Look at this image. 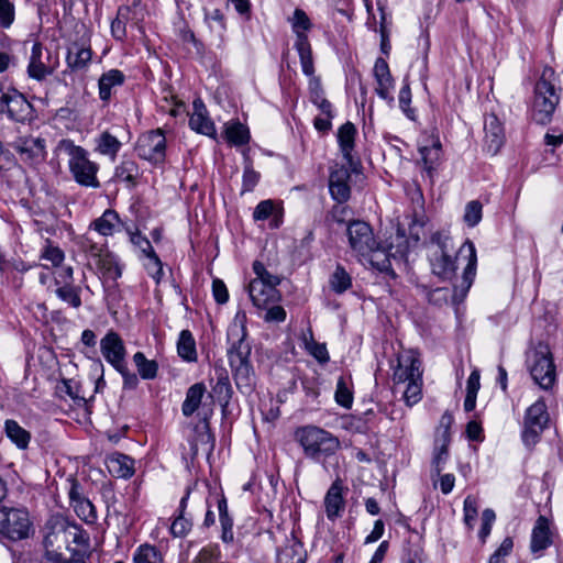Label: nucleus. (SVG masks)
Returning a JSON list of instances; mask_svg holds the SVG:
<instances>
[{
  "label": "nucleus",
  "instance_id": "ea45409f",
  "mask_svg": "<svg viewBox=\"0 0 563 563\" xmlns=\"http://www.w3.org/2000/svg\"><path fill=\"white\" fill-rule=\"evenodd\" d=\"M177 351L178 355L187 362H195L197 360L196 342L189 330L180 332Z\"/></svg>",
  "mask_w": 563,
  "mask_h": 563
},
{
  "label": "nucleus",
  "instance_id": "72a5a7b5",
  "mask_svg": "<svg viewBox=\"0 0 563 563\" xmlns=\"http://www.w3.org/2000/svg\"><path fill=\"white\" fill-rule=\"evenodd\" d=\"M107 465L110 473L120 478H129L134 474V461L121 453L109 456Z\"/></svg>",
  "mask_w": 563,
  "mask_h": 563
},
{
  "label": "nucleus",
  "instance_id": "5701e85b",
  "mask_svg": "<svg viewBox=\"0 0 563 563\" xmlns=\"http://www.w3.org/2000/svg\"><path fill=\"white\" fill-rule=\"evenodd\" d=\"M374 76L377 84L376 93L384 100L394 101L391 90L394 88V79L391 77L389 66L384 58H377L374 65Z\"/></svg>",
  "mask_w": 563,
  "mask_h": 563
},
{
  "label": "nucleus",
  "instance_id": "603ef678",
  "mask_svg": "<svg viewBox=\"0 0 563 563\" xmlns=\"http://www.w3.org/2000/svg\"><path fill=\"white\" fill-rule=\"evenodd\" d=\"M483 216V206L478 200H472L466 203L464 212V222L473 228L479 223Z\"/></svg>",
  "mask_w": 563,
  "mask_h": 563
},
{
  "label": "nucleus",
  "instance_id": "6e6d98bb",
  "mask_svg": "<svg viewBox=\"0 0 563 563\" xmlns=\"http://www.w3.org/2000/svg\"><path fill=\"white\" fill-rule=\"evenodd\" d=\"M212 393L221 405H228L232 395V387L229 382V378L225 376L219 377L216 385L212 388Z\"/></svg>",
  "mask_w": 563,
  "mask_h": 563
},
{
  "label": "nucleus",
  "instance_id": "c9c22d12",
  "mask_svg": "<svg viewBox=\"0 0 563 563\" xmlns=\"http://www.w3.org/2000/svg\"><path fill=\"white\" fill-rule=\"evenodd\" d=\"M121 146L122 143L118 137L108 131L102 132L96 139V151L101 155L109 156L112 161L115 159Z\"/></svg>",
  "mask_w": 563,
  "mask_h": 563
},
{
  "label": "nucleus",
  "instance_id": "473e14b6",
  "mask_svg": "<svg viewBox=\"0 0 563 563\" xmlns=\"http://www.w3.org/2000/svg\"><path fill=\"white\" fill-rule=\"evenodd\" d=\"M63 536L65 541H71L76 545L75 548H69L75 554L86 552L89 548L88 534L76 523H67L63 530Z\"/></svg>",
  "mask_w": 563,
  "mask_h": 563
},
{
  "label": "nucleus",
  "instance_id": "f704fd0d",
  "mask_svg": "<svg viewBox=\"0 0 563 563\" xmlns=\"http://www.w3.org/2000/svg\"><path fill=\"white\" fill-rule=\"evenodd\" d=\"M223 135L228 143L235 146L245 145L250 141L249 129L239 121L225 123Z\"/></svg>",
  "mask_w": 563,
  "mask_h": 563
},
{
  "label": "nucleus",
  "instance_id": "2eb2a0df",
  "mask_svg": "<svg viewBox=\"0 0 563 563\" xmlns=\"http://www.w3.org/2000/svg\"><path fill=\"white\" fill-rule=\"evenodd\" d=\"M13 148L21 159L30 165H38L47 156L46 140L32 134L19 136L13 143Z\"/></svg>",
  "mask_w": 563,
  "mask_h": 563
},
{
  "label": "nucleus",
  "instance_id": "aec40b11",
  "mask_svg": "<svg viewBox=\"0 0 563 563\" xmlns=\"http://www.w3.org/2000/svg\"><path fill=\"white\" fill-rule=\"evenodd\" d=\"M100 350L108 363L114 368L125 363V346L117 332H108L100 341Z\"/></svg>",
  "mask_w": 563,
  "mask_h": 563
},
{
  "label": "nucleus",
  "instance_id": "c03bdc74",
  "mask_svg": "<svg viewBox=\"0 0 563 563\" xmlns=\"http://www.w3.org/2000/svg\"><path fill=\"white\" fill-rule=\"evenodd\" d=\"M133 563H163V554L155 545L144 543L134 551Z\"/></svg>",
  "mask_w": 563,
  "mask_h": 563
},
{
  "label": "nucleus",
  "instance_id": "393cba45",
  "mask_svg": "<svg viewBox=\"0 0 563 563\" xmlns=\"http://www.w3.org/2000/svg\"><path fill=\"white\" fill-rule=\"evenodd\" d=\"M196 437L190 443L192 455L199 451L211 454L214 449V437L210 431L208 418L205 417L195 428Z\"/></svg>",
  "mask_w": 563,
  "mask_h": 563
},
{
  "label": "nucleus",
  "instance_id": "9d476101",
  "mask_svg": "<svg viewBox=\"0 0 563 563\" xmlns=\"http://www.w3.org/2000/svg\"><path fill=\"white\" fill-rule=\"evenodd\" d=\"M550 420L547 405L543 399L537 400L527 410L523 418L521 433L526 446L534 445Z\"/></svg>",
  "mask_w": 563,
  "mask_h": 563
},
{
  "label": "nucleus",
  "instance_id": "37998d69",
  "mask_svg": "<svg viewBox=\"0 0 563 563\" xmlns=\"http://www.w3.org/2000/svg\"><path fill=\"white\" fill-rule=\"evenodd\" d=\"M56 296L70 307L78 309L81 307V288L79 286H76L74 284H66L56 286L55 289Z\"/></svg>",
  "mask_w": 563,
  "mask_h": 563
},
{
  "label": "nucleus",
  "instance_id": "bf43d9fd",
  "mask_svg": "<svg viewBox=\"0 0 563 563\" xmlns=\"http://www.w3.org/2000/svg\"><path fill=\"white\" fill-rule=\"evenodd\" d=\"M411 90L407 79L404 80V86L399 91V106L404 113L411 120L415 119V110L410 108Z\"/></svg>",
  "mask_w": 563,
  "mask_h": 563
},
{
  "label": "nucleus",
  "instance_id": "79ce46f5",
  "mask_svg": "<svg viewBox=\"0 0 563 563\" xmlns=\"http://www.w3.org/2000/svg\"><path fill=\"white\" fill-rule=\"evenodd\" d=\"M451 441L446 439H435L434 440V449L432 456V470L435 475L440 476L441 472L444 468V465L449 459V445Z\"/></svg>",
  "mask_w": 563,
  "mask_h": 563
},
{
  "label": "nucleus",
  "instance_id": "a18cd8bd",
  "mask_svg": "<svg viewBox=\"0 0 563 563\" xmlns=\"http://www.w3.org/2000/svg\"><path fill=\"white\" fill-rule=\"evenodd\" d=\"M133 362L143 379H154L157 376L158 364L153 360H147L142 352L133 355Z\"/></svg>",
  "mask_w": 563,
  "mask_h": 563
},
{
  "label": "nucleus",
  "instance_id": "5fc2aeb1",
  "mask_svg": "<svg viewBox=\"0 0 563 563\" xmlns=\"http://www.w3.org/2000/svg\"><path fill=\"white\" fill-rule=\"evenodd\" d=\"M99 267L103 275L113 280L122 275L120 265L117 263L115 258L109 254L100 257Z\"/></svg>",
  "mask_w": 563,
  "mask_h": 563
},
{
  "label": "nucleus",
  "instance_id": "e2e57ef3",
  "mask_svg": "<svg viewBox=\"0 0 563 563\" xmlns=\"http://www.w3.org/2000/svg\"><path fill=\"white\" fill-rule=\"evenodd\" d=\"M308 352L319 362V363H327L329 361V353L327 350L325 344L318 343L311 339L309 342L306 343Z\"/></svg>",
  "mask_w": 563,
  "mask_h": 563
},
{
  "label": "nucleus",
  "instance_id": "a878e982",
  "mask_svg": "<svg viewBox=\"0 0 563 563\" xmlns=\"http://www.w3.org/2000/svg\"><path fill=\"white\" fill-rule=\"evenodd\" d=\"M419 152L424 170L428 173L429 177H432L441 162L442 145L440 140L433 136L430 137L429 144L420 146Z\"/></svg>",
  "mask_w": 563,
  "mask_h": 563
},
{
  "label": "nucleus",
  "instance_id": "052dcab7",
  "mask_svg": "<svg viewBox=\"0 0 563 563\" xmlns=\"http://www.w3.org/2000/svg\"><path fill=\"white\" fill-rule=\"evenodd\" d=\"M335 400L340 406L344 408H350L353 402L352 393L342 377L339 378L336 384Z\"/></svg>",
  "mask_w": 563,
  "mask_h": 563
},
{
  "label": "nucleus",
  "instance_id": "8fccbe9b",
  "mask_svg": "<svg viewBox=\"0 0 563 563\" xmlns=\"http://www.w3.org/2000/svg\"><path fill=\"white\" fill-rule=\"evenodd\" d=\"M330 286L336 294H342L352 286L351 277L342 266H336L330 278Z\"/></svg>",
  "mask_w": 563,
  "mask_h": 563
},
{
  "label": "nucleus",
  "instance_id": "c756f323",
  "mask_svg": "<svg viewBox=\"0 0 563 563\" xmlns=\"http://www.w3.org/2000/svg\"><path fill=\"white\" fill-rule=\"evenodd\" d=\"M91 55L89 46L75 42L68 47L66 56L67 66L71 70H81L86 68L91 60Z\"/></svg>",
  "mask_w": 563,
  "mask_h": 563
},
{
  "label": "nucleus",
  "instance_id": "7ed1b4c3",
  "mask_svg": "<svg viewBox=\"0 0 563 563\" xmlns=\"http://www.w3.org/2000/svg\"><path fill=\"white\" fill-rule=\"evenodd\" d=\"M556 82L558 77L554 69L550 66H545L534 86L532 119L538 124L545 125L552 120L553 113L560 102Z\"/></svg>",
  "mask_w": 563,
  "mask_h": 563
},
{
  "label": "nucleus",
  "instance_id": "4be33fe9",
  "mask_svg": "<svg viewBox=\"0 0 563 563\" xmlns=\"http://www.w3.org/2000/svg\"><path fill=\"white\" fill-rule=\"evenodd\" d=\"M343 483L341 479H335L330 488L328 489L323 505L325 509L327 518L331 521H334L339 517H341L344 508H345V500L343 497Z\"/></svg>",
  "mask_w": 563,
  "mask_h": 563
},
{
  "label": "nucleus",
  "instance_id": "13d9d810",
  "mask_svg": "<svg viewBox=\"0 0 563 563\" xmlns=\"http://www.w3.org/2000/svg\"><path fill=\"white\" fill-rule=\"evenodd\" d=\"M14 4L10 0H0V27H10L14 21Z\"/></svg>",
  "mask_w": 563,
  "mask_h": 563
},
{
  "label": "nucleus",
  "instance_id": "412c9836",
  "mask_svg": "<svg viewBox=\"0 0 563 563\" xmlns=\"http://www.w3.org/2000/svg\"><path fill=\"white\" fill-rule=\"evenodd\" d=\"M484 133L485 150L487 153L496 155L505 142V133L501 122L494 113L485 115Z\"/></svg>",
  "mask_w": 563,
  "mask_h": 563
},
{
  "label": "nucleus",
  "instance_id": "0e129e2a",
  "mask_svg": "<svg viewBox=\"0 0 563 563\" xmlns=\"http://www.w3.org/2000/svg\"><path fill=\"white\" fill-rule=\"evenodd\" d=\"M205 21L209 23L211 29H213L211 22H214L217 24L216 31L219 33V37L222 38L223 32L227 27L222 12L219 9H214L211 12L205 10Z\"/></svg>",
  "mask_w": 563,
  "mask_h": 563
},
{
  "label": "nucleus",
  "instance_id": "09e8293b",
  "mask_svg": "<svg viewBox=\"0 0 563 563\" xmlns=\"http://www.w3.org/2000/svg\"><path fill=\"white\" fill-rule=\"evenodd\" d=\"M131 243L137 247L147 260H153L154 264H158V256L155 253L150 240L140 232L128 231Z\"/></svg>",
  "mask_w": 563,
  "mask_h": 563
},
{
  "label": "nucleus",
  "instance_id": "bb28decb",
  "mask_svg": "<svg viewBox=\"0 0 563 563\" xmlns=\"http://www.w3.org/2000/svg\"><path fill=\"white\" fill-rule=\"evenodd\" d=\"M194 113L189 119V125L192 130L207 136H213L216 133L213 122L207 117V110L202 101L194 102Z\"/></svg>",
  "mask_w": 563,
  "mask_h": 563
},
{
  "label": "nucleus",
  "instance_id": "2f4dec72",
  "mask_svg": "<svg viewBox=\"0 0 563 563\" xmlns=\"http://www.w3.org/2000/svg\"><path fill=\"white\" fill-rule=\"evenodd\" d=\"M206 391L207 388L203 383H196L187 389L181 405V412L185 417L192 416L199 409Z\"/></svg>",
  "mask_w": 563,
  "mask_h": 563
},
{
  "label": "nucleus",
  "instance_id": "de8ad7c7",
  "mask_svg": "<svg viewBox=\"0 0 563 563\" xmlns=\"http://www.w3.org/2000/svg\"><path fill=\"white\" fill-rule=\"evenodd\" d=\"M114 177L118 180L125 181L134 186L136 178L139 177L137 164L133 161H123L119 166H117Z\"/></svg>",
  "mask_w": 563,
  "mask_h": 563
},
{
  "label": "nucleus",
  "instance_id": "69168bd1",
  "mask_svg": "<svg viewBox=\"0 0 563 563\" xmlns=\"http://www.w3.org/2000/svg\"><path fill=\"white\" fill-rule=\"evenodd\" d=\"M275 210L276 208L272 200H263L254 209L253 218L256 221L266 220L275 213Z\"/></svg>",
  "mask_w": 563,
  "mask_h": 563
},
{
  "label": "nucleus",
  "instance_id": "20e7f679",
  "mask_svg": "<svg viewBox=\"0 0 563 563\" xmlns=\"http://www.w3.org/2000/svg\"><path fill=\"white\" fill-rule=\"evenodd\" d=\"M57 156H68L69 170L74 179L81 186L98 188L100 183L97 178L98 165L88 158L87 151L76 145L69 139H63L55 147Z\"/></svg>",
  "mask_w": 563,
  "mask_h": 563
},
{
  "label": "nucleus",
  "instance_id": "338daca9",
  "mask_svg": "<svg viewBox=\"0 0 563 563\" xmlns=\"http://www.w3.org/2000/svg\"><path fill=\"white\" fill-rule=\"evenodd\" d=\"M495 519H496V515L493 509L486 508L482 512V527H481V530L478 533L482 541H485L486 538L489 536Z\"/></svg>",
  "mask_w": 563,
  "mask_h": 563
},
{
  "label": "nucleus",
  "instance_id": "cd10ccee",
  "mask_svg": "<svg viewBox=\"0 0 563 563\" xmlns=\"http://www.w3.org/2000/svg\"><path fill=\"white\" fill-rule=\"evenodd\" d=\"M125 76L119 69H110L101 75L98 81L99 97L102 101H109L112 96V89L124 84Z\"/></svg>",
  "mask_w": 563,
  "mask_h": 563
},
{
  "label": "nucleus",
  "instance_id": "f3484780",
  "mask_svg": "<svg viewBox=\"0 0 563 563\" xmlns=\"http://www.w3.org/2000/svg\"><path fill=\"white\" fill-rule=\"evenodd\" d=\"M68 497L74 511L86 523H95L98 516L93 504L84 495L82 487L75 478H68Z\"/></svg>",
  "mask_w": 563,
  "mask_h": 563
},
{
  "label": "nucleus",
  "instance_id": "c85d7f7f",
  "mask_svg": "<svg viewBox=\"0 0 563 563\" xmlns=\"http://www.w3.org/2000/svg\"><path fill=\"white\" fill-rule=\"evenodd\" d=\"M188 497L189 492H187L180 499L177 516L170 525V533L175 538H183L187 536L192 528V519L186 514Z\"/></svg>",
  "mask_w": 563,
  "mask_h": 563
},
{
  "label": "nucleus",
  "instance_id": "0eeeda50",
  "mask_svg": "<svg viewBox=\"0 0 563 563\" xmlns=\"http://www.w3.org/2000/svg\"><path fill=\"white\" fill-rule=\"evenodd\" d=\"M32 522L25 508L0 507V533L5 538L19 541L30 536Z\"/></svg>",
  "mask_w": 563,
  "mask_h": 563
},
{
  "label": "nucleus",
  "instance_id": "774afa93",
  "mask_svg": "<svg viewBox=\"0 0 563 563\" xmlns=\"http://www.w3.org/2000/svg\"><path fill=\"white\" fill-rule=\"evenodd\" d=\"M463 511H464V521L468 527H472V522L477 517V501L474 497L467 496L464 499L463 505Z\"/></svg>",
  "mask_w": 563,
  "mask_h": 563
},
{
  "label": "nucleus",
  "instance_id": "a19ab883",
  "mask_svg": "<svg viewBox=\"0 0 563 563\" xmlns=\"http://www.w3.org/2000/svg\"><path fill=\"white\" fill-rule=\"evenodd\" d=\"M295 48L299 55L302 73L310 78L314 77L313 57L309 40L301 38L299 43H295Z\"/></svg>",
  "mask_w": 563,
  "mask_h": 563
},
{
  "label": "nucleus",
  "instance_id": "f8f14e48",
  "mask_svg": "<svg viewBox=\"0 0 563 563\" xmlns=\"http://www.w3.org/2000/svg\"><path fill=\"white\" fill-rule=\"evenodd\" d=\"M457 255L466 261V266L463 271L461 280L453 285L452 300L454 303L462 302L466 297L476 276L477 267L476 249L474 243L470 240H466L464 244L459 249Z\"/></svg>",
  "mask_w": 563,
  "mask_h": 563
},
{
  "label": "nucleus",
  "instance_id": "f03ea898",
  "mask_svg": "<svg viewBox=\"0 0 563 563\" xmlns=\"http://www.w3.org/2000/svg\"><path fill=\"white\" fill-rule=\"evenodd\" d=\"M295 439L301 446L305 456L314 462L327 460L341 448L340 441L335 435L312 424L297 428Z\"/></svg>",
  "mask_w": 563,
  "mask_h": 563
},
{
  "label": "nucleus",
  "instance_id": "58836bf2",
  "mask_svg": "<svg viewBox=\"0 0 563 563\" xmlns=\"http://www.w3.org/2000/svg\"><path fill=\"white\" fill-rule=\"evenodd\" d=\"M4 430L7 437L21 450L27 448L31 434L24 428H22L15 420H7L4 423Z\"/></svg>",
  "mask_w": 563,
  "mask_h": 563
},
{
  "label": "nucleus",
  "instance_id": "b1692460",
  "mask_svg": "<svg viewBox=\"0 0 563 563\" xmlns=\"http://www.w3.org/2000/svg\"><path fill=\"white\" fill-rule=\"evenodd\" d=\"M552 543L550 522L544 516H540L532 529L530 550L541 556L542 552Z\"/></svg>",
  "mask_w": 563,
  "mask_h": 563
},
{
  "label": "nucleus",
  "instance_id": "39448f33",
  "mask_svg": "<svg viewBox=\"0 0 563 563\" xmlns=\"http://www.w3.org/2000/svg\"><path fill=\"white\" fill-rule=\"evenodd\" d=\"M253 271L256 277L247 286L253 305L260 309L277 303L282 297L277 289L280 283L279 277L271 274L264 264L258 261L253 263Z\"/></svg>",
  "mask_w": 563,
  "mask_h": 563
},
{
  "label": "nucleus",
  "instance_id": "6ab92c4d",
  "mask_svg": "<svg viewBox=\"0 0 563 563\" xmlns=\"http://www.w3.org/2000/svg\"><path fill=\"white\" fill-rule=\"evenodd\" d=\"M350 170L345 166L335 164L331 167L329 176V190L334 200L343 203L349 200L351 196V188L349 186Z\"/></svg>",
  "mask_w": 563,
  "mask_h": 563
},
{
  "label": "nucleus",
  "instance_id": "7c9ffc66",
  "mask_svg": "<svg viewBox=\"0 0 563 563\" xmlns=\"http://www.w3.org/2000/svg\"><path fill=\"white\" fill-rule=\"evenodd\" d=\"M122 222L117 211L107 209L101 217L91 222L90 228L103 236L112 235Z\"/></svg>",
  "mask_w": 563,
  "mask_h": 563
},
{
  "label": "nucleus",
  "instance_id": "6e6552de",
  "mask_svg": "<svg viewBox=\"0 0 563 563\" xmlns=\"http://www.w3.org/2000/svg\"><path fill=\"white\" fill-rule=\"evenodd\" d=\"M452 252L453 245L449 236L433 235L430 265L432 273L443 280L451 279L457 268L455 260L452 258Z\"/></svg>",
  "mask_w": 563,
  "mask_h": 563
},
{
  "label": "nucleus",
  "instance_id": "423d86ee",
  "mask_svg": "<svg viewBox=\"0 0 563 563\" xmlns=\"http://www.w3.org/2000/svg\"><path fill=\"white\" fill-rule=\"evenodd\" d=\"M532 379L542 389L549 390L556 382V369L552 353L547 345H539L528 358Z\"/></svg>",
  "mask_w": 563,
  "mask_h": 563
},
{
  "label": "nucleus",
  "instance_id": "dca6fc26",
  "mask_svg": "<svg viewBox=\"0 0 563 563\" xmlns=\"http://www.w3.org/2000/svg\"><path fill=\"white\" fill-rule=\"evenodd\" d=\"M422 369L419 354L412 350L398 355L397 366L394 369L393 380L396 385L412 380H421Z\"/></svg>",
  "mask_w": 563,
  "mask_h": 563
},
{
  "label": "nucleus",
  "instance_id": "680f3d73",
  "mask_svg": "<svg viewBox=\"0 0 563 563\" xmlns=\"http://www.w3.org/2000/svg\"><path fill=\"white\" fill-rule=\"evenodd\" d=\"M41 258L51 262L53 266L57 267L63 263L65 254L58 246L48 244L43 250Z\"/></svg>",
  "mask_w": 563,
  "mask_h": 563
},
{
  "label": "nucleus",
  "instance_id": "f257e3e1",
  "mask_svg": "<svg viewBox=\"0 0 563 563\" xmlns=\"http://www.w3.org/2000/svg\"><path fill=\"white\" fill-rule=\"evenodd\" d=\"M245 319V314L241 317L238 314L228 329V340L231 342L228 357L238 387L249 388L252 385L254 371L250 360L252 347L246 340Z\"/></svg>",
  "mask_w": 563,
  "mask_h": 563
},
{
  "label": "nucleus",
  "instance_id": "4c0bfd02",
  "mask_svg": "<svg viewBox=\"0 0 563 563\" xmlns=\"http://www.w3.org/2000/svg\"><path fill=\"white\" fill-rule=\"evenodd\" d=\"M310 100L316 104L323 114L333 117L332 104L324 98L321 81L318 77H312L309 80Z\"/></svg>",
  "mask_w": 563,
  "mask_h": 563
},
{
  "label": "nucleus",
  "instance_id": "9b49d317",
  "mask_svg": "<svg viewBox=\"0 0 563 563\" xmlns=\"http://www.w3.org/2000/svg\"><path fill=\"white\" fill-rule=\"evenodd\" d=\"M346 235L351 250L360 257H368L378 252L371 225L361 220L351 221L346 228Z\"/></svg>",
  "mask_w": 563,
  "mask_h": 563
},
{
  "label": "nucleus",
  "instance_id": "ddd939ff",
  "mask_svg": "<svg viewBox=\"0 0 563 563\" xmlns=\"http://www.w3.org/2000/svg\"><path fill=\"white\" fill-rule=\"evenodd\" d=\"M58 67V58L53 56L51 51L44 47L40 42H35L32 46L27 75L37 81L44 80L52 75Z\"/></svg>",
  "mask_w": 563,
  "mask_h": 563
},
{
  "label": "nucleus",
  "instance_id": "864d4df0",
  "mask_svg": "<svg viewBox=\"0 0 563 563\" xmlns=\"http://www.w3.org/2000/svg\"><path fill=\"white\" fill-rule=\"evenodd\" d=\"M221 552L218 545L208 544L195 556L191 563H221Z\"/></svg>",
  "mask_w": 563,
  "mask_h": 563
},
{
  "label": "nucleus",
  "instance_id": "e433bc0d",
  "mask_svg": "<svg viewBox=\"0 0 563 563\" xmlns=\"http://www.w3.org/2000/svg\"><path fill=\"white\" fill-rule=\"evenodd\" d=\"M288 22L296 34L295 43H299L301 38L309 40L307 32L311 30L312 23L302 9H295L292 16L288 18Z\"/></svg>",
  "mask_w": 563,
  "mask_h": 563
},
{
  "label": "nucleus",
  "instance_id": "49530a36",
  "mask_svg": "<svg viewBox=\"0 0 563 563\" xmlns=\"http://www.w3.org/2000/svg\"><path fill=\"white\" fill-rule=\"evenodd\" d=\"M306 552L302 545L294 543L283 548L277 554V563H305Z\"/></svg>",
  "mask_w": 563,
  "mask_h": 563
},
{
  "label": "nucleus",
  "instance_id": "a211bd4d",
  "mask_svg": "<svg viewBox=\"0 0 563 563\" xmlns=\"http://www.w3.org/2000/svg\"><path fill=\"white\" fill-rule=\"evenodd\" d=\"M356 134L357 130L355 125L350 121L342 124L336 133V140L341 154L346 164L349 165V168L353 172H355L357 166L360 165L358 158L354 157L353 155Z\"/></svg>",
  "mask_w": 563,
  "mask_h": 563
},
{
  "label": "nucleus",
  "instance_id": "4d7b16f0",
  "mask_svg": "<svg viewBox=\"0 0 563 563\" xmlns=\"http://www.w3.org/2000/svg\"><path fill=\"white\" fill-rule=\"evenodd\" d=\"M422 396V379L407 382L406 389L404 390V399L408 406H413L421 400Z\"/></svg>",
  "mask_w": 563,
  "mask_h": 563
},
{
  "label": "nucleus",
  "instance_id": "1a4fd4ad",
  "mask_svg": "<svg viewBox=\"0 0 563 563\" xmlns=\"http://www.w3.org/2000/svg\"><path fill=\"white\" fill-rule=\"evenodd\" d=\"M0 113L19 123L30 122L34 118L33 106L15 88H0Z\"/></svg>",
  "mask_w": 563,
  "mask_h": 563
},
{
  "label": "nucleus",
  "instance_id": "3c124183",
  "mask_svg": "<svg viewBox=\"0 0 563 563\" xmlns=\"http://www.w3.org/2000/svg\"><path fill=\"white\" fill-rule=\"evenodd\" d=\"M261 179V174L253 168L252 162L245 156L242 177V194L253 191Z\"/></svg>",
  "mask_w": 563,
  "mask_h": 563
},
{
  "label": "nucleus",
  "instance_id": "4468645a",
  "mask_svg": "<svg viewBox=\"0 0 563 563\" xmlns=\"http://www.w3.org/2000/svg\"><path fill=\"white\" fill-rule=\"evenodd\" d=\"M135 151L142 159L154 164L163 163L166 153L165 135L159 129L143 133L137 139Z\"/></svg>",
  "mask_w": 563,
  "mask_h": 563
}]
</instances>
